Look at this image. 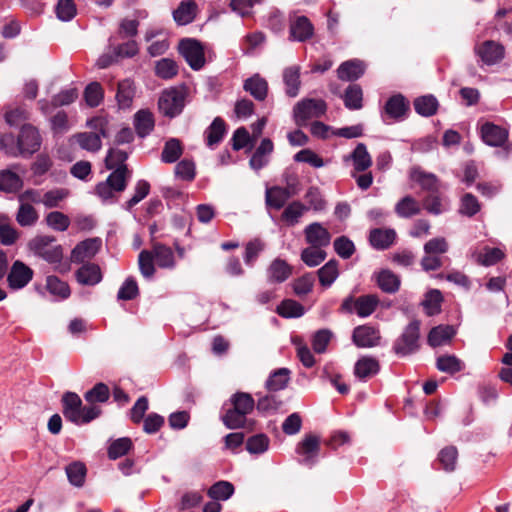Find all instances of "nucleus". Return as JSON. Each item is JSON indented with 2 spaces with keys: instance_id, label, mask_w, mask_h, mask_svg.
Segmentation results:
<instances>
[{
  "instance_id": "64",
  "label": "nucleus",
  "mask_w": 512,
  "mask_h": 512,
  "mask_svg": "<svg viewBox=\"0 0 512 512\" xmlns=\"http://www.w3.org/2000/svg\"><path fill=\"white\" fill-rule=\"evenodd\" d=\"M109 388L104 383L96 384L91 390L84 395L85 400L91 404L95 402H106L109 399Z\"/></svg>"
},
{
  "instance_id": "4",
  "label": "nucleus",
  "mask_w": 512,
  "mask_h": 512,
  "mask_svg": "<svg viewBox=\"0 0 512 512\" xmlns=\"http://www.w3.org/2000/svg\"><path fill=\"white\" fill-rule=\"evenodd\" d=\"M129 177L130 172L127 166L117 168L105 181L96 185V195L103 203H112L117 199V194L125 190Z\"/></svg>"
},
{
  "instance_id": "23",
  "label": "nucleus",
  "mask_w": 512,
  "mask_h": 512,
  "mask_svg": "<svg viewBox=\"0 0 512 512\" xmlns=\"http://www.w3.org/2000/svg\"><path fill=\"white\" fill-rule=\"evenodd\" d=\"M197 4L193 0H183L173 11V19L178 25H187L194 21Z\"/></svg>"
},
{
  "instance_id": "26",
  "label": "nucleus",
  "mask_w": 512,
  "mask_h": 512,
  "mask_svg": "<svg viewBox=\"0 0 512 512\" xmlns=\"http://www.w3.org/2000/svg\"><path fill=\"white\" fill-rule=\"evenodd\" d=\"M243 88L256 100L262 101L266 98L268 92V84L266 80L260 75L255 74L252 77L246 79L243 84Z\"/></svg>"
},
{
  "instance_id": "25",
  "label": "nucleus",
  "mask_w": 512,
  "mask_h": 512,
  "mask_svg": "<svg viewBox=\"0 0 512 512\" xmlns=\"http://www.w3.org/2000/svg\"><path fill=\"white\" fill-rule=\"evenodd\" d=\"M408 108L409 104L402 95H394L386 102L384 107L385 116L394 120H401Z\"/></svg>"
},
{
  "instance_id": "56",
  "label": "nucleus",
  "mask_w": 512,
  "mask_h": 512,
  "mask_svg": "<svg viewBox=\"0 0 512 512\" xmlns=\"http://www.w3.org/2000/svg\"><path fill=\"white\" fill-rule=\"evenodd\" d=\"M17 231L11 226L8 216L0 214V242L3 245H11L17 239Z\"/></svg>"
},
{
  "instance_id": "57",
  "label": "nucleus",
  "mask_w": 512,
  "mask_h": 512,
  "mask_svg": "<svg viewBox=\"0 0 512 512\" xmlns=\"http://www.w3.org/2000/svg\"><path fill=\"white\" fill-rule=\"evenodd\" d=\"M47 225L55 231H66L70 225V219L67 215L59 211H52L45 217Z\"/></svg>"
},
{
  "instance_id": "15",
  "label": "nucleus",
  "mask_w": 512,
  "mask_h": 512,
  "mask_svg": "<svg viewBox=\"0 0 512 512\" xmlns=\"http://www.w3.org/2000/svg\"><path fill=\"white\" fill-rule=\"evenodd\" d=\"M101 247L98 238L86 239L75 246L71 253V261L81 263L93 258Z\"/></svg>"
},
{
  "instance_id": "35",
  "label": "nucleus",
  "mask_w": 512,
  "mask_h": 512,
  "mask_svg": "<svg viewBox=\"0 0 512 512\" xmlns=\"http://www.w3.org/2000/svg\"><path fill=\"white\" fill-rule=\"evenodd\" d=\"M225 132L226 129L224 121L221 118L216 117L205 131L207 146L213 148L215 145L220 143Z\"/></svg>"
},
{
  "instance_id": "45",
  "label": "nucleus",
  "mask_w": 512,
  "mask_h": 512,
  "mask_svg": "<svg viewBox=\"0 0 512 512\" xmlns=\"http://www.w3.org/2000/svg\"><path fill=\"white\" fill-rule=\"evenodd\" d=\"M436 367L439 371L454 374L463 369V362L455 355H442L437 358Z\"/></svg>"
},
{
  "instance_id": "44",
  "label": "nucleus",
  "mask_w": 512,
  "mask_h": 512,
  "mask_svg": "<svg viewBox=\"0 0 512 512\" xmlns=\"http://www.w3.org/2000/svg\"><path fill=\"white\" fill-rule=\"evenodd\" d=\"M423 206L429 213L440 215L449 209V202L434 192L424 199Z\"/></svg>"
},
{
  "instance_id": "30",
  "label": "nucleus",
  "mask_w": 512,
  "mask_h": 512,
  "mask_svg": "<svg viewBox=\"0 0 512 512\" xmlns=\"http://www.w3.org/2000/svg\"><path fill=\"white\" fill-rule=\"evenodd\" d=\"M455 335V329L450 325H439L431 329L428 335V343L432 347L442 346L448 343Z\"/></svg>"
},
{
  "instance_id": "11",
  "label": "nucleus",
  "mask_w": 512,
  "mask_h": 512,
  "mask_svg": "<svg viewBox=\"0 0 512 512\" xmlns=\"http://www.w3.org/2000/svg\"><path fill=\"white\" fill-rule=\"evenodd\" d=\"M40 146L41 136L39 131L31 125H24L18 137V153L31 155L38 151Z\"/></svg>"
},
{
  "instance_id": "33",
  "label": "nucleus",
  "mask_w": 512,
  "mask_h": 512,
  "mask_svg": "<svg viewBox=\"0 0 512 512\" xmlns=\"http://www.w3.org/2000/svg\"><path fill=\"white\" fill-rule=\"evenodd\" d=\"M134 127L140 137L147 136L154 128L153 114L148 110H140L134 116Z\"/></svg>"
},
{
  "instance_id": "13",
  "label": "nucleus",
  "mask_w": 512,
  "mask_h": 512,
  "mask_svg": "<svg viewBox=\"0 0 512 512\" xmlns=\"http://www.w3.org/2000/svg\"><path fill=\"white\" fill-rule=\"evenodd\" d=\"M320 449V439L315 435H306L298 444L296 452L301 456V463L312 465L318 456Z\"/></svg>"
},
{
  "instance_id": "42",
  "label": "nucleus",
  "mask_w": 512,
  "mask_h": 512,
  "mask_svg": "<svg viewBox=\"0 0 512 512\" xmlns=\"http://www.w3.org/2000/svg\"><path fill=\"white\" fill-rule=\"evenodd\" d=\"M414 108L418 114L429 117L436 113L438 101L432 95L421 96L415 99Z\"/></svg>"
},
{
  "instance_id": "39",
  "label": "nucleus",
  "mask_w": 512,
  "mask_h": 512,
  "mask_svg": "<svg viewBox=\"0 0 512 512\" xmlns=\"http://www.w3.org/2000/svg\"><path fill=\"white\" fill-rule=\"evenodd\" d=\"M65 472L68 481L75 487H82L85 482L87 469L84 463L75 461L66 466Z\"/></svg>"
},
{
  "instance_id": "36",
  "label": "nucleus",
  "mask_w": 512,
  "mask_h": 512,
  "mask_svg": "<svg viewBox=\"0 0 512 512\" xmlns=\"http://www.w3.org/2000/svg\"><path fill=\"white\" fill-rule=\"evenodd\" d=\"M421 211L419 202L411 196L403 197L395 206V212L401 218H411Z\"/></svg>"
},
{
  "instance_id": "9",
  "label": "nucleus",
  "mask_w": 512,
  "mask_h": 512,
  "mask_svg": "<svg viewBox=\"0 0 512 512\" xmlns=\"http://www.w3.org/2000/svg\"><path fill=\"white\" fill-rule=\"evenodd\" d=\"M420 322L412 321L405 328L402 335L398 338L394 345V350L398 355H408L418 349Z\"/></svg>"
},
{
  "instance_id": "16",
  "label": "nucleus",
  "mask_w": 512,
  "mask_h": 512,
  "mask_svg": "<svg viewBox=\"0 0 512 512\" xmlns=\"http://www.w3.org/2000/svg\"><path fill=\"white\" fill-rule=\"evenodd\" d=\"M352 338L355 345L367 348L379 344L380 334L374 327L363 325L354 329Z\"/></svg>"
},
{
  "instance_id": "60",
  "label": "nucleus",
  "mask_w": 512,
  "mask_h": 512,
  "mask_svg": "<svg viewBox=\"0 0 512 512\" xmlns=\"http://www.w3.org/2000/svg\"><path fill=\"white\" fill-rule=\"evenodd\" d=\"M69 196L65 188H56L43 193V205L46 208L58 207L59 204Z\"/></svg>"
},
{
  "instance_id": "47",
  "label": "nucleus",
  "mask_w": 512,
  "mask_h": 512,
  "mask_svg": "<svg viewBox=\"0 0 512 512\" xmlns=\"http://www.w3.org/2000/svg\"><path fill=\"white\" fill-rule=\"evenodd\" d=\"M327 254L321 247L310 246L302 250L301 260L309 267H316L321 264Z\"/></svg>"
},
{
  "instance_id": "63",
  "label": "nucleus",
  "mask_w": 512,
  "mask_h": 512,
  "mask_svg": "<svg viewBox=\"0 0 512 512\" xmlns=\"http://www.w3.org/2000/svg\"><path fill=\"white\" fill-rule=\"evenodd\" d=\"M175 175L181 180L192 181L196 176L195 163L188 159L181 160L175 166Z\"/></svg>"
},
{
  "instance_id": "1",
  "label": "nucleus",
  "mask_w": 512,
  "mask_h": 512,
  "mask_svg": "<svg viewBox=\"0 0 512 512\" xmlns=\"http://www.w3.org/2000/svg\"><path fill=\"white\" fill-rule=\"evenodd\" d=\"M255 408V401L249 393L236 392L224 402L221 420L228 429L251 428L254 424L248 416Z\"/></svg>"
},
{
  "instance_id": "17",
  "label": "nucleus",
  "mask_w": 512,
  "mask_h": 512,
  "mask_svg": "<svg viewBox=\"0 0 512 512\" xmlns=\"http://www.w3.org/2000/svg\"><path fill=\"white\" fill-rule=\"evenodd\" d=\"M305 238L310 246L326 247L330 244L331 235L320 223H312L305 228Z\"/></svg>"
},
{
  "instance_id": "49",
  "label": "nucleus",
  "mask_w": 512,
  "mask_h": 512,
  "mask_svg": "<svg viewBox=\"0 0 512 512\" xmlns=\"http://www.w3.org/2000/svg\"><path fill=\"white\" fill-rule=\"evenodd\" d=\"M308 210V207L298 201L289 204L282 213V219L288 225L293 226L298 223L299 219Z\"/></svg>"
},
{
  "instance_id": "28",
  "label": "nucleus",
  "mask_w": 512,
  "mask_h": 512,
  "mask_svg": "<svg viewBox=\"0 0 512 512\" xmlns=\"http://www.w3.org/2000/svg\"><path fill=\"white\" fill-rule=\"evenodd\" d=\"M379 371V363L375 358L362 357L360 358L354 367V374L360 380H366Z\"/></svg>"
},
{
  "instance_id": "38",
  "label": "nucleus",
  "mask_w": 512,
  "mask_h": 512,
  "mask_svg": "<svg viewBox=\"0 0 512 512\" xmlns=\"http://www.w3.org/2000/svg\"><path fill=\"white\" fill-rule=\"evenodd\" d=\"M317 274L321 286L330 287L339 276L338 262L336 260L328 261L317 271Z\"/></svg>"
},
{
  "instance_id": "12",
  "label": "nucleus",
  "mask_w": 512,
  "mask_h": 512,
  "mask_svg": "<svg viewBox=\"0 0 512 512\" xmlns=\"http://www.w3.org/2000/svg\"><path fill=\"white\" fill-rule=\"evenodd\" d=\"M34 272L20 260L15 261L7 276L8 285L13 290L24 288L33 278Z\"/></svg>"
},
{
  "instance_id": "5",
  "label": "nucleus",
  "mask_w": 512,
  "mask_h": 512,
  "mask_svg": "<svg viewBox=\"0 0 512 512\" xmlns=\"http://www.w3.org/2000/svg\"><path fill=\"white\" fill-rule=\"evenodd\" d=\"M55 238L48 235L36 236L29 242V248L37 256L49 263H58L63 257V250L60 245L54 244Z\"/></svg>"
},
{
  "instance_id": "24",
  "label": "nucleus",
  "mask_w": 512,
  "mask_h": 512,
  "mask_svg": "<svg viewBox=\"0 0 512 512\" xmlns=\"http://www.w3.org/2000/svg\"><path fill=\"white\" fill-rule=\"evenodd\" d=\"M274 145L269 138H264L250 159V166L254 170H260L269 162V156L273 152Z\"/></svg>"
},
{
  "instance_id": "55",
  "label": "nucleus",
  "mask_w": 512,
  "mask_h": 512,
  "mask_svg": "<svg viewBox=\"0 0 512 512\" xmlns=\"http://www.w3.org/2000/svg\"><path fill=\"white\" fill-rule=\"evenodd\" d=\"M178 73L176 62L170 58H162L155 64V74L162 79H171Z\"/></svg>"
},
{
  "instance_id": "37",
  "label": "nucleus",
  "mask_w": 512,
  "mask_h": 512,
  "mask_svg": "<svg viewBox=\"0 0 512 512\" xmlns=\"http://www.w3.org/2000/svg\"><path fill=\"white\" fill-rule=\"evenodd\" d=\"M505 254L500 248L485 247L483 252H473V259L483 265L492 266L502 260Z\"/></svg>"
},
{
  "instance_id": "32",
  "label": "nucleus",
  "mask_w": 512,
  "mask_h": 512,
  "mask_svg": "<svg viewBox=\"0 0 512 512\" xmlns=\"http://www.w3.org/2000/svg\"><path fill=\"white\" fill-rule=\"evenodd\" d=\"M23 186L21 177L10 169L0 171V190L6 193L16 192Z\"/></svg>"
},
{
  "instance_id": "40",
  "label": "nucleus",
  "mask_w": 512,
  "mask_h": 512,
  "mask_svg": "<svg viewBox=\"0 0 512 512\" xmlns=\"http://www.w3.org/2000/svg\"><path fill=\"white\" fill-rule=\"evenodd\" d=\"M292 196L287 188L272 187L266 191V203L275 209H280L286 201Z\"/></svg>"
},
{
  "instance_id": "48",
  "label": "nucleus",
  "mask_w": 512,
  "mask_h": 512,
  "mask_svg": "<svg viewBox=\"0 0 512 512\" xmlns=\"http://www.w3.org/2000/svg\"><path fill=\"white\" fill-rule=\"evenodd\" d=\"M38 213L29 203H21L16 214V220L20 226H33L38 220Z\"/></svg>"
},
{
  "instance_id": "43",
  "label": "nucleus",
  "mask_w": 512,
  "mask_h": 512,
  "mask_svg": "<svg viewBox=\"0 0 512 512\" xmlns=\"http://www.w3.org/2000/svg\"><path fill=\"white\" fill-rule=\"evenodd\" d=\"M345 107L350 110L362 108L363 92L359 85H349L343 96Z\"/></svg>"
},
{
  "instance_id": "19",
  "label": "nucleus",
  "mask_w": 512,
  "mask_h": 512,
  "mask_svg": "<svg viewBox=\"0 0 512 512\" xmlns=\"http://www.w3.org/2000/svg\"><path fill=\"white\" fill-rule=\"evenodd\" d=\"M313 25L305 16H298L290 24V39L303 42L313 35Z\"/></svg>"
},
{
  "instance_id": "51",
  "label": "nucleus",
  "mask_w": 512,
  "mask_h": 512,
  "mask_svg": "<svg viewBox=\"0 0 512 512\" xmlns=\"http://www.w3.org/2000/svg\"><path fill=\"white\" fill-rule=\"evenodd\" d=\"M46 288L54 296H57L61 299H66L70 296V288L69 285L60 280L56 276H48L46 279Z\"/></svg>"
},
{
  "instance_id": "41",
  "label": "nucleus",
  "mask_w": 512,
  "mask_h": 512,
  "mask_svg": "<svg viewBox=\"0 0 512 512\" xmlns=\"http://www.w3.org/2000/svg\"><path fill=\"white\" fill-rule=\"evenodd\" d=\"M276 312L284 318H298L304 315V307L292 299L283 300L276 309Z\"/></svg>"
},
{
  "instance_id": "2",
  "label": "nucleus",
  "mask_w": 512,
  "mask_h": 512,
  "mask_svg": "<svg viewBox=\"0 0 512 512\" xmlns=\"http://www.w3.org/2000/svg\"><path fill=\"white\" fill-rule=\"evenodd\" d=\"M154 261L160 268H173L175 257L172 249L162 244H154L151 250H143L138 257V265L143 277L150 279L155 273Z\"/></svg>"
},
{
  "instance_id": "53",
  "label": "nucleus",
  "mask_w": 512,
  "mask_h": 512,
  "mask_svg": "<svg viewBox=\"0 0 512 512\" xmlns=\"http://www.w3.org/2000/svg\"><path fill=\"white\" fill-rule=\"evenodd\" d=\"M234 493V486L227 481H219L208 490V495L217 501H225Z\"/></svg>"
},
{
  "instance_id": "14",
  "label": "nucleus",
  "mask_w": 512,
  "mask_h": 512,
  "mask_svg": "<svg viewBox=\"0 0 512 512\" xmlns=\"http://www.w3.org/2000/svg\"><path fill=\"white\" fill-rule=\"evenodd\" d=\"M481 137L485 144L499 147L506 143L508 131L501 126L486 122L481 126Z\"/></svg>"
},
{
  "instance_id": "59",
  "label": "nucleus",
  "mask_w": 512,
  "mask_h": 512,
  "mask_svg": "<svg viewBox=\"0 0 512 512\" xmlns=\"http://www.w3.org/2000/svg\"><path fill=\"white\" fill-rule=\"evenodd\" d=\"M132 447V441L128 437H122L114 440L108 448V456L115 460L124 456Z\"/></svg>"
},
{
  "instance_id": "22",
  "label": "nucleus",
  "mask_w": 512,
  "mask_h": 512,
  "mask_svg": "<svg viewBox=\"0 0 512 512\" xmlns=\"http://www.w3.org/2000/svg\"><path fill=\"white\" fill-rule=\"evenodd\" d=\"M62 404L64 417L75 424L79 420L82 406L81 398L76 393L67 392L62 397Z\"/></svg>"
},
{
  "instance_id": "8",
  "label": "nucleus",
  "mask_w": 512,
  "mask_h": 512,
  "mask_svg": "<svg viewBox=\"0 0 512 512\" xmlns=\"http://www.w3.org/2000/svg\"><path fill=\"white\" fill-rule=\"evenodd\" d=\"M185 105V97L178 89L165 90L158 101L160 112L170 118L179 115Z\"/></svg>"
},
{
  "instance_id": "18",
  "label": "nucleus",
  "mask_w": 512,
  "mask_h": 512,
  "mask_svg": "<svg viewBox=\"0 0 512 512\" xmlns=\"http://www.w3.org/2000/svg\"><path fill=\"white\" fill-rule=\"evenodd\" d=\"M292 271V266L285 260L276 258L267 268V280L269 283H282L292 275Z\"/></svg>"
},
{
  "instance_id": "54",
  "label": "nucleus",
  "mask_w": 512,
  "mask_h": 512,
  "mask_svg": "<svg viewBox=\"0 0 512 512\" xmlns=\"http://www.w3.org/2000/svg\"><path fill=\"white\" fill-rule=\"evenodd\" d=\"M289 370L280 368L270 375L266 381V387L270 391L282 390L289 381Z\"/></svg>"
},
{
  "instance_id": "50",
  "label": "nucleus",
  "mask_w": 512,
  "mask_h": 512,
  "mask_svg": "<svg viewBox=\"0 0 512 512\" xmlns=\"http://www.w3.org/2000/svg\"><path fill=\"white\" fill-rule=\"evenodd\" d=\"M378 305V298L374 295L361 296L355 301V311L360 317L371 315Z\"/></svg>"
},
{
  "instance_id": "61",
  "label": "nucleus",
  "mask_w": 512,
  "mask_h": 512,
  "mask_svg": "<svg viewBox=\"0 0 512 512\" xmlns=\"http://www.w3.org/2000/svg\"><path fill=\"white\" fill-rule=\"evenodd\" d=\"M442 295L439 290H430L423 301V306L427 315L432 316L440 311Z\"/></svg>"
},
{
  "instance_id": "29",
  "label": "nucleus",
  "mask_w": 512,
  "mask_h": 512,
  "mask_svg": "<svg viewBox=\"0 0 512 512\" xmlns=\"http://www.w3.org/2000/svg\"><path fill=\"white\" fill-rule=\"evenodd\" d=\"M351 159L355 171H366L372 165V158L363 143H358L354 151L346 158Z\"/></svg>"
},
{
  "instance_id": "62",
  "label": "nucleus",
  "mask_w": 512,
  "mask_h": 512,
  "mask_svg": "<svg viewBox=\"0 0 512 512\" xmlns=\"http://www.w3.org/2000/svg\"><path fill=\"white\" fill-rule=\"evenodd\" d=\"M269 439L264 434L250 437L246 442V449L251 454H262L268 450Z\"/></svg>"
},
{
  "instance_id": "34",
  "label": "nucleus",
  "mask_w": 512,
  "mask_h": 512,
  "mask_svg": "<svg viewBox=\"0 0 512 512\" xmlns=\"http://www.w3.org/2000/svg\"><path fill=\"white\" fill-rule=\"evenodd\" d=\"M135 94V88L133 82L126 79L118 84V91L116 94V99L118 102V106L121 109H128L132 105V101Z\"/></svg>"
},
{
  "instance_id": "10",
  "label": "nucleus",
  "mask_w": 512,
  "mask_h": 512,
  "mask_svg": "<svg viewBox=\"0 0 512 512\" xmlns=\"http://www.w3.org/2000/svg\"><path fill=\"white\" fill-rule=\"evenodd\" d=\"M179 52L194 70L200 69L205 63L203 48L200 42L195 39L187 38L181 40Z\"/></svg>"
},
{
  "instance_id": "7",
  "label": "nucleus",
  "mask_w": 512,
  "mask_h": 512,
  "mask_svg": "<svg viewBox=\"0 0 512 512\" xmlns=\"http://www.w3.org/2000/svg\"><path fill=\"white\" fill-rule=\"evenodd\" d=\"M326 108V103L323 100L304 99L294 107L295 122L298 126L305 125L309 119L322 116Z\"/></svg>"
},
{
  "instance_id": "21",
  "label": "nucleus",
  "mask_w": 512,
  "mask_h": 512,
  "mask_svg": "<svg viewBox=\"0 0 512 512\" xmlns=\"http://www.w3.org/2000/svg\"><path fill=\"white\" fill-rule=\"evenodd\" d=\"M396 239V232L391 228H375L370 231L369 241L378 250L389 248Z\"/></svg>"
},
{
  "instance_id": "52",
  "label": "nucleus",
  "mask_w": 512,
  "mask_h": 512,
  "mask_svg": "<svg viewBox=\"0 0 512 512\" xmlns=\"http://www.w3.org/2000/svg\"><path fill=\"white\" fill-rule=\"evenodd\" d=\"M378 286L387 293H394L398 290L400 280L389 270L381 271L377 276Z\"/></svg>"
},
{
  "instance_id": "27",
  "label": "nucleus",
  "mask_w": 512,
  "mask_h": 512,
  "mask_svg": "<svg viewBox=\"0 0 512 512\" xmlns=\"http://www.w3.org/2000/svg\"><path fill=\"white\" fill-rule=\"evenodd\" d=\"M365 71L364 64L359 60H349L342 63L338 70V77L344 81H353L363 75Z\"/></svg>"
},
{
  "instance_id": "6",
  "label": "nucleus",
  "mask_w": 512,
  "mask_h": 512,
  "mask_svg": "<svg viewBox=\"0 0 512 512\" xmlns=\"http://www.w3.org/2000/svg\"><path fill=\"white\" fill-rule=\"evenodd\" d=\"M474 53L482 66H494L505 58L506 49L497 41L485 40L474 46Z\"/></svg>"
},
{
  "instance_id": "46",
  "label": "nucleus",
  "mask_w": 512,
  "mask_h": 512,
  "mask_svg": "<svg viewBox=\"0 0 512 512\" xmlns=\"http://www.w3.org/2000/svg\"><path fill=\"white\" fill-rule=\"evenodd\" d=\"M182 153L183 147L180 141L176 138H171L164 145L161 160L165 163H174L181 157Z\"/></svg>"
},
{
  "instance_id": "20",
  "label": "nucleus",
  "mask_w": 512,
  "mask_h": 512,
  "mask_svg": "<svg viewBox=\"0 0 512 512\" xmlns=\"http://www.w3.org/2000/svg\"><path fill=\"white\" fill-rule=\"evenodd\" d=\"M76 279L81 285L95 286L102 280V272L98 265L88 263L76 271Z\"/></svg>"
},
{
  "instance_id": "3",
  "label": "nucleus",
  "mask_w": 512,
  "mask_h": 512,
  "mask_svg": "<svg viewBox=\"0 0 512 512\" xmlns=\"http://www.w3.org/2000/svg\"><path fill=\"white\" fill-rule=\"evenodd\" d=\"M87 126L92 131L78 133L73 136L75 142L84 150L97 152L102 147L101 138H107L110 133L107 118L98 116L87 121Z\"/></svg>"
},
{
  "instance_id": "31",
  "label": "nucleus",
  "mask_w": 512,
  "mask_h": 512,
  "mask_svg": "<svg viewBox=\"0 0 512 512\" xmlns=\"http://www.w3.org/2000/svg\"><path fill=\"white\" fill-rule=\"evenodd\" d=\"M283 81L286 93L290 97H296L300 89V67L297 65L286 68L283 72Z\"/></svg>"
},
{
  "instance_id": "58",
  "label": "nucleus",
  "mask_w": 512,
  "mask_h": 512,
  "mask_svg": "<svg viewBox=\"0 0 512 512\" xmlns=\"http://www.w3.org/2000/svg\"><path fill=\"white\" fill-rule=\"evenodd\" d=\"M411 178L419 183L423 189L429 190L432 193L437 189L438 180L436 176L431 173H425L421 170L415 169L411 173Z\"/></svg>"
}]
</instances>
